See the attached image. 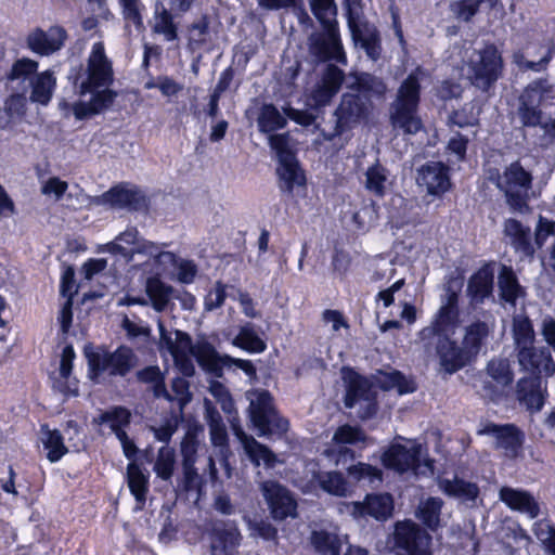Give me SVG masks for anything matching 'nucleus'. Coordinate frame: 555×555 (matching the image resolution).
Returning <instances> with one entry per match:
<instances>
[{
    "label": "nucleus",
    "mask_w": 555,
    "mask_h": 555,
    "mask_svg": "<svg viewBox=\"0 0 555 555\" xmlns=\"http://www.w3.org/2000/svg\"><path fill=\"white\" fill-rule=\"evenodd\" d=\"M317 480L321 489L330 494L347 496L350 492L348 481L339 472L319 473Z\"/></svg>",
    "instance_id": "nucleus-50"
},
{
    "label": "nucleus",
    "mask_w": 555,
    "mask_h": 555,
    "mask_svg": "<svg viewBox=\"0 0 555 555\" xmlns=\"http://www.w3.org/2000/svg\"><path fill=\"white\" fill-rule=\"evenodd\" d=\"M114 80L112 61L106 56L102 41L93 43L87 60V67L75 78V87L80 95L91 94L89 101H78L73 111L77 119L99 114L114 103L117 92L108 87Z\"/></svg>",
    "instance_id": "nucleus-1"
},
{
    "label": "nucleus",
    "mask_w": 555,
    "mask_h": 555,
    "mask_svg": "<svg viewBox=\"0 0 555 555\" xmlns=\"http://www.w3.org/2000/svg\"><path fill=\"white\" fill-rule=\"evenodd\" d=\"M344 8L351 35L370 26L364 21L361 0H344Z\"/></svg>",
    "instance_id": "nucleus-60"
},
{
    "label": "nucleus",
    "mask_w": 555,
    "mask_h": 555,
    "mask_svg": "<svg viewBox=\"0 0 555 555\" xmlns=\"http://www.w3.org/2000/svg\"><path fill=\"white\" fill-rule=\"evenodd\" d=\"M247 525L249 535L253 538H261L266 541H273L278 537V529L266 519H251L248 516L244 517Z\"/></svg>",
    "instance_id": "nucleus-64"
},
{
    "label": "nucleus",
    "mask_w": 555,
    "mask_h": 555,
    "mask_svg": "<svg viewBox=\"0 0 555 555\" xmlns=\"http://www.w3.org/2000/svg\"><path fill=\"white\" fill-rule=\"evenodd\" d=\"M495 262L482 264L468 280L466 294L472 306L482 305L493 295Z\"/></svg>",
    "instance_id": "nucleus-28"
},
{
    "label": "nucleus",
    "mask_w": 555,
    "mask_h": 555,
    "mask_svg": "<svg viewBox=\"0 0 555 555\" xmlns=\"http://www.w3.org/2000/svg\"><path fill=\"white\" fill-rule=\"evenodd\" d=\"M130 418L131 414L127 409L116 406L102 412L93 422L101 426H107L111 433L117 437L119 433H125L124 428L130 424Z\"/></svg>",
    "instance_id": "nucleus-45"
},
{
    "label": "nucleus",
    "mask_w": 555,
    "mask_h": 555,
    "mask_svg": "<svg viewBox=\"0 0 555 555\" xmlns=\"http://www.w3.org/2000/svg\"><path fill=\"white\" fill-rule=\"evenodd\" d=\"M159 331V351H167L173 359L176 366L184 376H192L195 372V367L192 361V354L194 350V344L188 333L182 331H175L172 333L167 332L163 321H157Z\"/></svg>",
    "instance_id": "nucleus-13"
},
{
    "label": "nucleus",
    "mask_w": 555,
    "mask_h": 555,
    "mask_svg": "<svg viewBox=\"0 0 555 555\" xmlns=\"http://www.w3.org/2000/svg\"><path fill=\"white\" fill-rule=\"evenodd\" d=\"M498 0H459L453 1L450 4V11L452 14L461 21L469 22L478 12L479 7L482 2L489 3L490 7H494Z\"/></svg>",
    "instance_id": "nucleus-58"
},
{
    "label": "nucleus",
    "mask_w": 555,
    "mask_h": 555,
    "mask_svg": "<svg viewBox=\"0 0 555 555\" xmlns=\"http://www.w3.org/2000/svg\"><path fill=\"white\" fill-rule=\"evenodd\" d=\"M348 475L354 481L373 488L378 487L383 481V472L366 463H358L348 467Z\"/></svg>",
    "instance_id": "nucleus-51"
},
{
    "label": "nucleus",
    "mask_w": 555,
    "mask_h": 555,
    "mask_svg": "<svg viewBox=\"0 0 555 555\" xmlns=\"http://www.w3.org/2000/svg\"><path fill=\"white\" fill-rule=\"evenodd\" d=\"M500 500L511 509L518 511L528 515L531 519L540 514L539 503L528 491L502 487L499 492Z\"/></svg>",
    "instance_id": "nucleus-34"
},
{
    "label": "nucleus",
    "mask_w": 555,
    "mask_h": 555,
    "mask_svg": "<svg viewBox=\"0 0 555 555\" xmlns=\"http://www.w3.org/2000/svg\"><path fill=\"white\" fill-rule=\"evenodd\" d=\"M392 555H433V538L412 520L397 521L389 539Z\"/></svg>",
    "instance_id": "nucleus-10"
},
{
    "label": "nucleus",
    "mask_w": 555,
    "mask_h": 555,
    "mask_svg": "<svg viewBox=\"0 0 555 555\" xmlns=\"http://www.w3.org/2000/svg\"><path fill=\"white\" fill-rule=\"evenodd\" d=\"M181 468L182 477L179 481V487L188 493L195 492L199 495L204 486V479L195 464L181 465Z\"/></svg>",
    "instance_id": "nucleus-62"
},
{
    "label": "nucleus",
    "mask_w": 555,
    "mask_h": 555,
    "mask_svg": "<svg viewBox=\"0 0 555 555\" xmlns=\"http://www.w3.org/2000/svg\"><path fill=\"white\" fill-rule=\"evenodd\" d=\"M152 31L163 37L164 41L172 42L179 39V24L175 21V13L163 4H156Z\"/></svg>",
    "instance_id": "nucleus-39"
},
{
    "label": "nucleus",
    "mask_w": 555,
    "mask_h": 555,
    "mask_svg": "<svg viewBox=\"0 0 555 555\" xmlns=\"http://www.w3.org/2000/svg\"><path fill=\"white\" fill-rule=\"evenodd\" d=\"M140 383L151 385L156 398H169V390L165 385V376L157 365H150L137 372Z\"/></svg>",
    "instance_id": "nucleus-49"
},
{
    "label": "nucleus",
    "mask_w": 555,
    "mask_h": 555,
    "mask_svg": "<svg viewBox=\"0 0 555 555\" xmlns=\"http://www.w3.org/2000/svg\"><path fill=\"white\" fill-rule=\"evenodd\" d=\"M503 235L514 253L520 260H532L535 254V247L531 237V229L520 221L508 218L503 223Z\"/></svg>",
    "instance_id": "nucleus-22"
},
{
    "label": "nucleus",
    "mask_w": 555,
    "mask_h": 555,
    "mask_svg": "<svg viewBox=\"0 0 555 555\" xmlns=\"http://www.w3.org/2000/svg\"><path fill=\"white\" fill-rule=\"evenodd\" d=\"M74 359V348L70 345L65 346L61 354L57 377H54L53 382V388L64 395H78L77 380L70 376Z\"/></svg>",
    "instance_id": "nucleus-36"
},
{
    "label": "nucleus",
    "mask_w": 555,
    "mask_h": 555,
    "mask_svg": "<svg viewBox=\"0 0 555 555\" xmlns=\"http://www.w3.org/2000/svg\"><path fill=\"white\" fill-rule=\"evenodd\" d=\"M198 364L216 375H220L221 367L220 361L223 363V358H220L214 346L207 341H197L194 345L193 354Z\"/></svg>",
    "instance_id": "nucleus-47"
},
{
    "label": "nucleus",
    "mask_w": 555,
    "mask_h": 555,
    "mask_svg": "<svg viewBox=\"0 0 555 555\" xmlns=\"http://www.w3.org/2000/svg\"><path fill=\"white\" fill-rule=\"evenodd\" d=\"M393 502L390 494H367L363 502L352 503V515L371 516L377 520H386L391 516Z\"/></svg>",
    "instance_id": "nucleus-33"
},
{
    "label": "nucleus",
    "mask_w": 555,
    "mask_h": 555,
    "mask_svg": "<svg viewBox=\"0 0 555 555\" xmlns=\"http://www.w3.org/2000/svg\"><path fill=\"white\" fill-rule=\"evenodd\" d=\"M66 38V30L61 26H51L47 30L38 27L28 34L26 43L34 53L49 56L61 50Z\"/></svg>",
    "instance_id": "nucleus-25"
},
{
    "label": "nucleus",
    "mask_w": 555,
    "mask_h": 555,
    "mask_svg": "<svg viewBox=\"0 0 555 555\" xmlns=\"http://www.w3.org/2000/svg\"><path fill=\"white\" fill-rule=\"evenodd\" d=\"M548 91L547 81L539 79L529 83L519 95L517 115L524 127L542 126L543 113L540 106Z\"/></svg>",
    "instance_id": "nucleus-16"
},
{
    "label": "nucleus",
    "mask_w": 555,
    "mask_h": 555,
    "mask_svg": "<svg viewBox=\"0 0 555 555\" xmlns=\"http://www.w3.org/2000/svg\"><path fill=\"white\" fill-rule=\"evenodd\" d=\"M233 345L251 353L263 352L267 348V344L258 336L251 323H246L240 328Z\"/></svg>",
    "instance_id": "nucleus-48"
},
{
    "label": "nucleus",
    "mask_w": 555,
    "mask_h": 555,
    "mask_svg": "<svg viewBox=\"0 0 555 555\" xmlns=\"http://www.w3.org/2000/svg\"><path fill=\"white\" fill-rule=\"evenodd\" d=\"M439 489L448 496L454 498L469 507L477 505L480 489L477 483L454 476L452 479L440 478L438 480Z\"/></svg>",
    "instance_id": "nucleus-32"
},
{
    "label": "nucleus",
    "mask_w": 555,
    "mask_h": 555,
    "mask_svg": "<svg viewBox=\"0 0 555 555\" xmlns=\"http://www.w3.org/2000/svg\"><path fill=\"white\" fill-rule=\"evenodd\" d=\"M276 168L278 186L282 193L305 195L307 179L295 156H285Z\"/></svg>",
    "instance_id": "nucleus-23"
},
{
    "label": "nucleus",
    "mask_w": 555,
    "mask_h": 555,
    "mask_svg": "<svg viewBox=\"0 0 555 555\" xmlns=\"http://www.w3.org/2000/svg\"><path fill=\"white\" fill-rule=\"evenodd\" d=\"M246 398L249 401L248 416L258 436H282L288 430V421L276 412L269 391H248Z\"/></svg>",
    "instance_id": "nucleus-7"
},
{
    "label": "nucleus",
    "mask_w": 555,
    "mask_h": 555,
    "mask_svg": "<svg viewBox=\"0 0 555 555\" xmlns=\"http://www.w3.org/2000/svg\"><path fill=\"white\" fill-rule=\"evenodd\" d=\"M498 287L500 299L512 307L516 306L518 299L526 296V291L519 284L518 278L511 266L500 264Z\"/></svg>",
    "instance_id": "nucleus-35"
},
{
    "label": "nucleus",
    "mask_w": 555,
    "mask_h": 555,
    "mask_svg": "<svg viewBox=\"0 0 555 555\" xmlns=\"http://www.w3.org/2000/svg\"><path fill=\"white\" fill-rule=\"evenodd\" d=\"M532 173L516 160L506 166L495 179V185L504 194L505 203L512 212L526 214L530 210Z\"/></svg>",
    "instance_id": "nucleus-6"
},
{
    "label": "nucleus",
    "mask_w": 555,
    "mask_h": 555,
    "mask_svg": "<svg viewBox=\"0 0 555 555\" xmlns=\"http://www.w3.org/2000/svg\"><path fill=\"white\" fill-rule=\"evenodd\" d=\"M41 431V440L43 448L48 451V460L52 463L60 461L67 452L61 433L56 429L50 430L47 426H42Z\"/></svg>",
    "instance_id": "nucleus-52"
},
{
    "label": "nucleus",
    "mask_w": 555,
    "mask_h": 555,
    "mask_svg": "<svg viewBox=\"0 0 555 555\" xmlns=\"http://www.w3.org/2000/svg\"><path fill=\"white\" fill-rule=\"evenodd\" d=\"M216 544L212 545V554L221 548L223 555H233L240 546L242 534L234 521L222 522L214 528Z\"/></svg>",
    "instance_id": "nucleus-40"
},
{
    "label": "nucleus",
    "mask_w": 555,
    "mask_h": 555,
    "mask_svg": "<svg viewBox=\"0 0 555 555\" xmlns=\"http://www.w3.org/2000/svg\"><path fill=\"white\" fill-rule=\"evenodd\" d=\"M423 72L417 68L412 72L400 85L395 101L390 105V124L393 130L403 134H415L423 128L418 116L421 76Z\"/></svg>",
    "instance_id": "nucleus-3"
},
{
    "label": "nucleus",
    "mask_w": 555,
    "mask_h": 555,
    "mask_svg": "<svg viewBox=\"0 0 555 555\" xmlns=\"http://www.w3.org/2000/svg\"><path fill=\"white\" fill-rule=\"evenodd\" d=\"M145 291L152 307L157 312L164 311L170 298L175 296V289L162 282L158 278H149L145 284Z\"/></svg>",
    "instance_id": "nucleus-44"
},
{
    "label": "nucleus",
    "mask_w": 555,
    "mask_h": 555,
    "mask_svg": "<svg viewBox=\"0 0 555 555\" xmlns=\"http://www.w3.org/2000/svg\"><path fill=\"white\" fill-rule=\"evenodd\" d=\"M332 439L335 442L348 446H354L360 442L365 443L369 440V438L360 427L351 426L349 424L339 426L335 430Z\"/></svg>",
    "instance_id": "nucleus-63"
},
{
    "label": "nucleus",
    "mask_w": 555,
    "mask_h": 555,
    "mask_svg": "<svg viewBox=\"0 0 555 555\" xmlns=\"http://www.w3.org/2000/svg\"><path fill=\"white\" fill-rule=\"evenodd\" d=\"M389 184V171L382 164L375 163L365 171L364 188L376 197H384Z\"/></svg>",
    "instance_id": "nucleus-42"
},
{
    "label": "nucleus",
    "mask_w": 555,
    "mask_h": 555,
    "mask_svg": "<svg viewBox=\"0 0 555 555\" xmlns=\"http://www.w3.org/2000/svg\"><path fill=\"white\" fill-rule=\"evenodd\" d=\"M369 111L370 104L360 94L346 92L330 118L315 121L314 126L326 141H332L358 125Z\"/></svg>",
    "instance_id": "nucleus-5"
},
{
    "label": "nucleus",
    "mask_w": 555,
    "mask_h": 555,
    "mask_svg": "<svg viewBox=\"0 0 555 555\" xmlns=\"http://www.w3.org/2000/svg\"><path fill=\"white\" fill-rule=\"evenodd\" d=\"M434 340L439 365L444 373L453 374L469 364L473 360L464 345L459 346L457 343L448 335L437 336Z\"/></svg>",
    "instance_id": "nucleus-18"
},
{
    "label": "nucleus",
    "mask_w": 555,
    "mask_h": 555,
    "mask_svg": "<svg viewBox=\"0 0 555 555\" xmlns=\"http://www.w3.org/2000/svg\"><path fill=\"white\" fill-rule=\"evenodd\" d=\"M38 62L34 61L28 57H22L16 60L12 67L10 73L8 74V79L11 81L14 80H21V81H28L30 83V80L33 77H35L38 73Z\"/></svg>",
    "instance_id": "nucleus-59"
},
{
    "label": "nucleus",
    "mask_w": 555,
    "mask_h": 555,
    "mask_svg": "<svg viewBox=\"0 0 555 555\" xmlns=\"http://www.w3.org/2000/svg\"><path fill=\"white\" fill-rule=\"evenodd\" d=\"M502 73V54L493 43L474 50L468 57L467 79L474 87L483 92L494 86Z\"/></svg>",
    "instance_id": "nucleus-8"
},
{
    "label": "nucleus",
    "mask_w": 555,
    "mask_h": 555,
    "mask_svg": "<svg viewBox=\"0 0 555 555\" xmlns=\"http://www.w3.org/2000/svg\"><path fill=\"white\" fill-rule=\"evenodd\" d=\"M494 328L493 323L487 321H475L465 327L462 344L469 356L475 359L486 344L489 335Z\"/></svg>",
    "instance_id": "nucleus-38"
},
{
    "label": "nucleus",
    "mask_w": 555,
    "mask_h": 555,
    "mask_svg": "<svg viewBox=\"0 0 555 555\" xmlns=\"http://www.w3.org/2000/svg\"><path fill=\"white\" fill-rule=\"evenodd\" d=\"M456 292L448 289L434 321L420 332V338L423 341H428L425 344L426 349L435 337L448 335V332L456 325L459 319Z\"/></svg>",
    "instance_id": "nucleus-17"
},
{
    "label": "nucleus",
    "mask_w": 555,
    "mask_h": 555,
    "mask_svg": "<svg viewBox=\"0 0 555 555\" xmlns=\"http://www.w3.org/2000/svg\"><path fill=\"white\" fill-rule=\"evenodd\" d=\"M204 420L207 423L209 430V440L214 447V451L207 459L206 472L212 483L219 481L218 469L216 463L218 462L224 472L227 479L232 477V466L229 459L232 455L229 446V436L222 416L209 399L204 400Z\"/></svg>",
    "instance_id": "nucleus-4"
},
{
    "label": "nucleus",
    "mask_w": 555,
    "mask_h": 555,
    "mask_svg": "<svg viewBox=\"0 0 555 555\" xmlns=\"http://www.w3.org/2000/svg\"><path fill=\"white\" fill-rule=\"evenodd\" d=\"M95 205H109L113 208L140 210L147 206L145 195L138 189L115 186L92 199Z\"/></svg>",
    "instance_id": "nucleus-29"
},
{
    "label": "nucleus",
    "mask_w": 555,
    "mask_h": 555,
    "mask_svg": "<svg viewBox=\"0 0 555 555\" xmlns=\"http://www.w3.org/2000/svg\"><path fill=\"white\" fill-rule=\"evenodd\" d=\"M512 332L516 352L534 345L535 334L529 318L522 315L515 317L513 319Z\"/></svg>",
    "instance_id": "nucleus-46"
},
{
    "label": "nucleus",
    "mask_w": 555,
    "mask_h": 555,
    "mask_svg": "<svg viewBox=\"0 0 555 555\" xmlns=\"http://www.w3.org/2000/svg\"><path fill=\"white\" fill-rule=\"evenodd\" d=\"M127 482L131 494L139 504L138 508H142L149 491V477L138 464L129 463L127 466Z\"/></svg>",
    "instance_id": "nucleus-43"
},
{
    "label": "nucleus",
    "mask_w": 555,
    "mask_h": 555,
    "mask_svg": "<svg viewBox=\"0 0 555 555\" xmlns=\"http://www.w3.org/2000/svg\"><path fill=\"white\" fill-rule=\"evenodd\" d=\"M344 80V70L336 65L328 64L309 95L314 108L328 105L333 98L339 92Z\"/></svg>",
    "instance_id": "nucleus-20"
},
{
    "label": "nucleus",
    "mask_w": 555,
    "mask_h": 555,
    "mask_svg": "<svg viewBox=\"0 0 555 555\" xmlns=\"http://www.w3.org/2000/svg\"><path fill=\"white\" fill-rule=\"evenodd\" d=\"M516 399L531 413L542 410L547 396L546 382L540 376H525L518 379Z\"/></svg>",
    "instance_id": "nucleus-24"
},
{
    "label": "nucleus",
    "mask_w": 555,
    "mask_h": 555,
    "mask_svg": "<svg viewBox=\"0 0 555 555\" xmlns=\"http://www.w3.org/2000/svg\"><path fill=\"white\" fill-rule=\"evenodd\" d=\"M309 542L318 554L340 555L343 544L347 542V535L341 537L335 531L315 528L310 532Z\"/></svg>",
    "instance_id": "nucleus-37"
},
{
    "label": "nucleus",
    "mask_w": 555,
    "mask_h": 555,
    "mask_svg": "<svg viewBox=\"0 0 555 555\" xmlns=\"http://www.w3.org/2000/svg\"><path fill=\"white\" fill-rule=\"evenodd\" d=\"M259 490L268 505L271 517L275 521L298 516L297 501L285 486L275 480H266L260 482Z\"/></svg>",
    "instance_id": "nucleus-14"
},
{
    "label": "nucleus",
    "mask_w": 555,
    "mask_h": 555,
    "mask_svg": "<svg viewBox=\"0 0 555 555\" xmlns=\"http://www.w3.org/2000/svg\"><path fill=\"white\" fill-rule=\"evenodd\" d=\"M347 89L363 95L367 103L372 100L385 99L387 86L384 80L369 73H351L347 77Z\"/></svg>",
    "instance_id": "nucleus-31"
},
{
    "label": "nucleus",
    "mask_w": 555,
    "mask_h": 555,
    "mask_svg": "<svg viewBox=\"0 0 555 555\" xmlns=\"http://www.w3.org/2000/svg\"><path fill=\"white\" fill-rule=\"evenodd\" d=\"M521 371L530 376L551 377L555 373V361L547 347L530 346L516 352Z\"/></svg>",
    "instance_id": "nucleus-19"
},
{
    "label": "nucleus",
    "mask_w": 555,
    "mask_h": 555,
    "mask_svg": "<svg viewBox=\"0 0 555 555\" xmlns=\"http://www.w3.org/2000/svg\"><path fill=\"white\" fill-rule=\"evenodd\" d=\"M208 391L220 404L222 411L229 415V422L237 417V411L234 405V401L228 388L219 380H210Z\"/></svg>",
    "instance_id": "nucleus-55"
},
{
    "label": "nucleus",
    "mask_w": 555,
    "mask_h": 555,
    "mask_svg": "<svg viewBox=\"0 0 555 555\" xmlns=\"http://www.w3.org/2000/svg\"><path fill=\"white\" fill-rule=\"evenodd\" d=\"M417 183L430 195H441L450 186L449 167L441 162H428L417 170Z\"/></svg>",
    "instance_id": "nucleus-30"
},
{
    "label": "nucleus",
    "mask_w": 555,
    "mask_h": 555,
    "mask_svg": "<svg viewBox=\"0 0 555 555\" xmlns=\"http://www.w3.org/2000/svg\"><path fill=\"white\" fill-rule=\"evenodd\" d=\"M87 359L91 378L105 372L111 376L124 377L138 363L137 354L127 346H120L113 352L104 349L90 352L87 353Z\"/></svg>",
    "instance_id": "nucleus-11"
},
{
    "label": "nucleus",
    "mask_w": 555,
    "mask_h": 555,
    "mask_svg": "<svg viewBox=\"0 0 555 555\" xmlns=\"http://www.w3.org/2000/svg\"><path fill=\"white\" fill-rule=\"evenodd\" d=\"M30 96L33 103L48 105L53 96L56 87L55 73L52 69L37 74L30 80Z\"/></svg>",
    "instance_id": "nucleus-41"
},
{
    "label": "nucleus",
    "mask_w": 555,
    "mask_h": 555,
    "mask_svg": "<svg viewBox=\"0 0 555 555\" xmlns=\"http://www.w3.org/2000/svg\"><path fill=\"white\" fill-rule=\"evenodd\" d=\"M282 111L284 115L273 104H264L257 118L259 130L263 133H272L275 130L283 129L287 124L286 118L302 127L315 124V116L308 111L294 108L289 104L284 105Z\"/></svg>",
    "instance_id": "nucleus-15"
},
{
    "label": "nucleus",
    "mask_w": 555,
    "mask_h": 555,
    "mask_svg": "<svg viewBox=\"0 0 555 555\" xmlns=\"http://www.w3.org/2000/svg\"><path fill=\"white\" fill-rule=\"evenodd\" d=\"M209 36V18L202 15L188 27V39L191 49L202 47Z\"/></svg>",
    "instance_id": "nucleus-61"
},
{
    "label": "nucleus",
    "mask_w": 555,
    "mask_h": 555,
    "mask_svg": "<svg viewBox=\"0 0 555 555\" xmlns=\"http://www.w3.org/2000/svg\"><path fill=\"white\" fill-rule=\"evenodd\" d=\"M357 43L365 50L366 55L372 60H377L380 55V44L377 30L373 26L361 29L360 33L352 34Z\"/></svg>",
    "instance_id": "nucleus-56"
},
{
    "label": "nucleus",
    "mask_w": 555,
    "mask_h": 555,
    "mask_svg": "<svg viewBox=\"0 0 555 555\" xmlns=\"http://www.w3.org/2000/svg\"><path fill=\"white\" fill-rule=\"evenodd\" d=\"M231 429L251 463L259 466L262 462L269 468L275 466L278 462L276 455L267 446L258 442L253 436L247 435L241 426L240 418L231 420Z\"/></svg>",
    "instance_id": "nucleus-26"
},
{
    "label": "nucleus",
    "mask_w": 555,
    "mask_h": 555,
    "mask_svg": "<svg viewBox=\"0 0 555 555\" xmlns=\"http://www.w3.org/2000/svg\"><path fill=\"white\" fill-rule=\"evenodd\" d=\"M310 10L323 27V31L312 33L308 38L310 55L317 62L335 61L347 64L338 31L337 7L335 0H308Z\"/></svg>",
    "instance_id": "nucleus-2"
},
{
    "label": "nucleus",
    "mask_w": 555,
    "mask_h": 555,
    "mask_svg": "<svg viewBox=\"0 0 555 555\" xmlns=\"http://www.w3.org/2000/svg\"><path fill=\"white\" fill-rule=\"evenodd\" d=\"M176 465V453L175 450L168 446H163L157 452V456L154 463V472L157 477L163 480H169L175 470Z\"/></svg>",
    "instance_id": "nucleus-57"
},
{
    "label": "nucleus",
    "mask_w": 555,
    "mask_h": 555,
    "mask_svg": "<svg viewBox=\"0 0 555 555\" xmlns=\"http://www.w3.org/2000/svg\"><path fill=\"white\" fill-rule=\"evenodd\" d=\"M481 436H490L494 439V447L503 450L508 457H515L522 444L524 435L513 424L498 425L488 423L477 431Z\"/></svg>",
    "instance_id": "nucleus-21"
},
{
    "label": "nucleus",
    "mask_w": 555,
    "mask_h": 555,
    "mask_svg": "<svg viewBox=\"0 0 555 555\" xmlns=\"http://www.w3.org/2000/svg\"><path fill=\"white\" fill-rule=\"evenodd\" d=\"M513 380L514 372L509 361L505 358H493L478 375V392L489 402H504L509 396Z\"/></svg>",
    "instance_id": "nucleus-9"
},
{
    "label": "nucleus",
    "mask_w": 555,
    "mask_h": 555,
    "mask_svg": "<svg viewBox=\"0 0 555 555\" xmlns=\"http://www.w3.org/2000/svg\"><path fill=\"white\" fill-rule=\"evenodd\" d=\"M443 501L439 498H428L418 505L417 517L430 529H436L440 522Z\"/></svg>",
    "instance_id": "nucleus-54"
},
{
    "label": "nucleus",
    "mask_w": 555,
    "mask_h": 555,
    "mask_svg": "<svg viewBox=\"0 0 555 555\" xmlns=\"http://www.w3.org/2000/svg\"><path fill=\"white\" fill-rule=\"evenodd\" d=\"M166 246V244L158 245L153 242H143L140 244L135 251L138 254H145L154 259L160 270L165 271L169 267L175 266L177 262V257L171 251H165L162 248Z\"/></svg>",
    "instance_id": "nucleus-53"
},
{
    "label": "nucleus",
    "mask_w": 555,
    "mask_h": 555,
    "mask_svg": "<svg viewBox=\"0 0 555 555\" xmlns=\"http://www.w3.org/2000/svg\"><path fill=\"white\" fill-rule=\"evenodd\" d=\"M383 464L398 473L412 470L415 475L434 473V461L425 459L418 443L410 446L391 444L382 455Z\"/></svg>",
    "instance_id": "nucleus-12"
},
{
    "label": "nucleus",
    "mask_w": 555,
    "mask_h": 555,
    "mask_svg": "<svg viewBox=\"0 0 555 555\" xmlns=\"http://www.w3.org/2000/svg\"><path fill=\"white\" fill-rule=\"evenodd\" d=\"M360 405L359 417L366 420L376 413V402L370 389L367 382L360 377L354 376L350 378L346 397L345 405L349 409Z\"/></svg>",
    "instance_id": "nucleus-27"
}]
</instances>
